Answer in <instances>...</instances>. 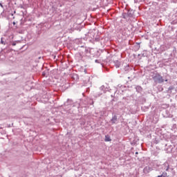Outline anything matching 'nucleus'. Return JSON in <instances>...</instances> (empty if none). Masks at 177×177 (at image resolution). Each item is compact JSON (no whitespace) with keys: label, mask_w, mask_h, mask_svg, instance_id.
Listing matches in <instances>:
<instances>
[{"label":"nucleus","mask_w":177,"mask_h":177,"mask_svg":"<svg viewBox=\"0 0 177 177\" xmlns=\"http://www.w3.org/2000/svg\"><path fill=\"white\" fill-rule=\"evenodd\" d=\"M153 80L156 84H162V82H164V79L162 78V76L160 75V73H156L153 77Z\"/></svg>","instance_id":"1"},{"label":"nucleus","mask_w":177,"mask_h":177,"mask_svg":"<svg viewBox=\"0 0 177 177\" xmlns=\"http://www.w3.org/2000/svg\"><path fill=\"white\" fill-rule=\"evenodd\" d=\"M105 142H111V138H110V136H105Z\"/></svg>","instance_id":"2"},{"label":"nucleus","mask_w":177,"mask_h":177,"mask_svg":"<svg viewBox=\"0 0 177 177\" xmlns=\"http://www.w3.org/2000/svg\"><path fill=\"white\" fill-rule=\"evenodd\" d=\"M168 176V174L166 173V172H163V173L162 174V175H161L162 177H166V176Z\"/></svg>","instance_id":"3"},{"label":"nucleus","mask_w":177,"mask_h":177,"mask_svg":"<svg viewBox=\"0 0 177 177\" xmlns=\"http://www.w3.org/2000/svg\"><path fill=\"white\" fill-rule=\"evenodd\" d=\"M112 121H117V116H114V117L112 118Z\"/></svg>","instance_id":"4"},{"label":"nucleus","mask_w":177,"mask_h":177,"mask_svg":"<svg viewBox=\"0 0 177 177\" xmlns=\"http://www.w3.org/2000/svg\"><path fill=\"white\" fill-rule=\"evenodd\" d=\"M166 171H169V165H167V168H166Z\"/></svg>","instance_id":"5"},{"label":"nucleus","mask_w":177,"mask_h":177,"mask_svg":"<svg viewBox=\"0 0 177 177\" xmlns=\"http://www.w3.org/2000/svg\"><path fill=\"white\" fill-rule=\"evenodd\" d=\"M1 44H2L3 45H5V44H6L5 41H3L2 40V39H1Z\"/></svg>","instance_id":"6"},{"label":"nucleus","mask_w":177,"mask_h":177,"mask_svg":"<svg viewBox=\"0 0 177 177\" xmlns=\"http://www.w3.org/2000/svg\"><path fill=\"white\" fill-rule=\"evenodd\" d=\"M12 46H16V43H12Z\"/></svg>","instance_id":"7"},{"label":"nucleus","mask_w":177,"mask_h":177,"mask_svg":"<svg viewBox=\"0 0 177 177\" xmlns=\"http://www.w3.org/2000/svg\"><path fill=\"white\" fill-rule=\"evenodd\" d=\"M116 67H117V68L120 67V64H116Z\"/></svg>","instance_id":"8"},{"label":"nucleus","mask_w":177,"mask_h":177,"mask_svg":"<svg viewBox=\"0 0 177 177\" xmlns=\"http://www.w3.org/2000/svg\"><path fill=\"white\" fill-rule=\"evenodd\" d=\"M12 24H13L14 26H15V25H16V22H13Z\"/></svg>","instance_id":"9"},{"label":"nucleus","mask_w":177,"mask_h":177,"mask_svg":"<svg viewBox=\"0 0 177 177\" xmlns=\"http://www.w3.org/2000/svg\"><path fill=\"white\" fill-rule=\"evenodd\" d=\"M165 82H168V80H165Z\"/></svg>","instance_id":"10"},{"label":"nucleus","mask_w":177,"mask_h":177,"mask_svg":"<svg viewBox=\"0 0 177 177\" xmlns=\"http://www.w3.org/2000/svg\"><path fill=\"white\" fill-rule=\"evenodd\" d=\"M0 6H3L1 3H0Z\"/></svg>","instance_id":"11"}]
</instances>
